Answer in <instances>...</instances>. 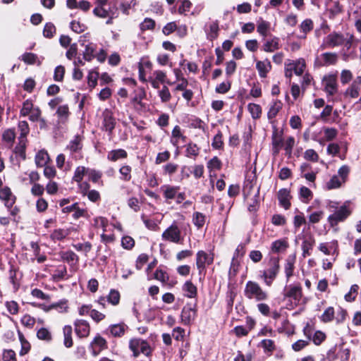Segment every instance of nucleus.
<instances>
[{"label": "nucleus", "instance_id": "393cba45", "mask_svg": "<svg viewBox=\"0 0 361 361\" xmlns=\"http://www.w3.org/2000/svg\"><path fill=\"white\" fill-rule=\"evenodd\" d=\"M286 66H291V68H293L295 74L297 75H301L305 68V61L303 59H299L295 61H293L289 63H286Z\"/></svg>", "mask_w": 361, "mask_h": 361}, {"label": "nucleus", "instance_id": "4d7b16f0", "mask_svg": "<svg viewBox=\"0 0 361 361\" xmlns=\"http://www.w3.org/2000/svg\"><path fill=\"white\" fill-rule=\"evenodd\" d=\"M300 27L304 34L303 37H305L306 34L313 29V22L311 19H305L301 23Z\"/></svg>", "mask_w": 361, "mask_h": 361}, {"label": "nucleus", "instance_id": "e2e57ef3", "mask_svg": "<svg viewBox=\"0 0 361 361\" xmlns=\"http://www.w3.org/2000/svg\"><path fill=\"white\" fill-rule=\"evenodd\" d=\"M136 4L135 0H126L120 5V8L124 14L128 15L129 10Z\"/></svg>", "mask_w": 361, "mask_h": 361}, {"label": "nucleus", "instance_id": "3c124183", "mask_svg": "<svg viewBox=\"0 0 361 361\" xmlns=\"http://www.w3.org/2000/svg\"><path fill=\"white\" fill-rule=\"evenodd\" d=\"M312 191L305 186H302L300 189V197L305 202H308L312 198Z\"/></svg>", "mask_w": 361, "mask_h": 361}, {"label": "nucleus", "instance_id": "de8ad7c7", "mask_svg": "<svg viewBox=\"0 0 361 361\" xmlns=\"http://www.w3.org/2000/svg\"><path fill=\"white\" fill-rule=\"evenodd\" d=\"M61 258L68 263H77L78 261V255L71 250L63 252Z\"/></svg>", "mask_w": 361, "mask_h": 361}, {"label": "nucleus", "instance_id": "cd10ccee", "mask_svg": "<svg viewBox=\"0 0 361 361\" xmlns=\"http://www.w3.org/2000/svg\"><path fill=\"white\" fill-rule=\"evenodd\" d=\"M200 147L193 142H190L185 146V156L195 159L200 154Z\"/></svg>", "mask_w": 361, "mask_h": 361}, {"label": "nucleus", "instance_id": "f8f14e48", "mask_svg": "<svg viewBox=\"0 0 361 361\" xmlns=\"http://www.w3.org/2000/svg\"><path fill=\"white\" fill-rule=\"evenodd\" d=\"M285 298H292L295 301L299 302L302 296V287L298 285H290L285 290L283 294Z\"/></svg>", "mask_w": 361, "mask_h": 361}, {"label": "nucleus", "instance_id": "ea45409f", "mask_svg": "<svg viewBox=\"0 0 361 361\" xmlns=\"http://www.w3.org/2000/svg\"><path fill=\"white\" fill-rule=\"evenodd\" d=\"M206 216L201 212H196L192 215V222L197 228H201L205 223Z\"/></svg>", "mask_w": 361, "mask_h": 361}, {"label": "nucleus", "instance_id": "f03ea898", "mask_svg": "<svg viewBox=\"0 0 361 361\" xmlns=\"http://www.w3.org/2000/svg\"><path fill=\"white\" fill-rule=\"evenodd\" d=\"M243 293L246 298L257 302L264 301L269 298L268 293L263 290L258 283L252 281L246 283Z\"/></svg>", "mask_w": 361, "mask_h": 361}, {"label": "nucleus", "instance_id": "0e129e2a", "mask_svg": "<svg viewBox=\"0 0 361 361\" xmlns=\"http://www.w3.org/2000/svg\"><path fill=\"white\" fill-rule=\"evenodd\" d=\"M155 26V21L152 18H146L142 23H140V27L142 31L153 30Z\"/></svg>", "mask_w": 361, "mask_h": 361}, {"label": "nucleus", "instance_id": "c85d7f7f", "mask_svg": "<svg viewBox=\"0 0 361 361\" xmlns=\"http://www.w3.org/2000/svg\"><path fill=\"white\" fill-rule=\"evenodd\" d=\"M283 104L280 100H274L272 102L267 113L269 119L276 117L279 111L282 109Z\"/></svg>", "mask_w": 361, "mask_h": 361}, {"label": "nucleus", "instance_id": "dca6fc26", "mask_svg": "<svg viewBox=\"0 0 361 361\" xmlns=\"http://www.w3.org/2000/svg\"><path fill=\"white\" fill-rule=\"evenodd\" d=\"M75 333L80 337L84 338L88 336L90 334V325L85 320H77L75 322Z\"/></svg>", "mask_w": 361, "mask_h": 361}, {"label": "nucleus", "instance_id": "4468645a", "mask_svg": "<svg viewBox=\"0 0 361 361\" xmlns=\"http://www.w3.org/2000/svg\"><path fill=\"white\" fill-rule=\"evenodd\" d=\"M257 32L262 37V40H264L267 37L271 35V23L260 18L257 21Z\"/></svg>", "mask_w": 361, "mask_h": 361}, {"label": "nucleus", "instance_id": "37998d69", "mask_svg": "<svg viewBox=\"0 0 361 361\" xmlns=\"http://www.w3.org/2000/svg\"><path fill=\"white\" fill-rule=\"evenodd\" d=\"M207 166L209 171L212 172L214 170H220L222 166V163L217 157H214L207 162Z\"/></svg>", "mask_w": 361, "mask_h": 361}, {"label": "nucleus", "instance_id": "c756f323", "mask_svg": "<svg viewBox=\"0 0 361 361\" xmlns=\"http://www.w3.org/2000/svg\"><path fill=\"white\" fill-rule=\"evenodd\" d=\"M183 290L185 293V296L188 298H193L197 295V288L190 281H187L184 283Z\"/></svg>", "mask_w": 361, "mask_h": 361}, {"label": "nucleus", "instance_id": "864d4df0", "mask_svg": "<svg viewBox=\"0 0 361 361\" xmlns=\"http://www.w3.org/2000/svg\"><path fill=\"white\" fill-rule=\"evenodd\" d=\"M359 290V286L357 284H354L350 287V289L348 293L345 295V300L348 302H353L355 300L357 292Z\"/></svg>", "mask_w": 361, "mask_h": 361}, {"label": "nucleus", "instance_id": "0eeeda50", "mask_svg": "<svg viewBox=\"0 0 361 361\" xmlns=\"http://www.w3.org/2000/svg\"><path fill=\"white\" fill-rule=\"evenodd\" d=\"M322 85L325 92L330 96L334 95L338 90L337 74L331 73L324 76Z\"/></svg>", "mask_w": 361, "mask_h": 361}, {"label": "nucleus", "instance_id": "423d86ee", "mask_svg": "<svg viewBox=\"0 0 361 361\" xmlns=\"http://www.w3.org/2000/svg\"><path fill=\"white\" fill-rule=\"evenodd\" d=\"M345 43V37L343 35L333 32L328 35L323 41L322 47L325 48H333L335 47L341 46Z\"/></svg>", "mask_w": 361, "mask_h": 361}, {"label": "nucleus", "instance_id": "603ef678", "mask_svg": "<svg viewBox=\"0 0 361 361\" xmlns=\"http://www.w3.org/2000/svg\"><path fill=\"white\" fill-rule=\"evenodd\" d=\"M107 301L113 305H116L120 301V293L118 290L111 289L107 296Z\"/></svg>", "mask_w": 361, "mask_h": 361}, {"label": "nucleus", "instance_id": "69168bd1", "mask_svg": "<svg viewBox=\"0 0 361 361\" xmlns=\"http://www.w3.org/2000/svg\"><path fill=\"white\" fill-rule=\"evenodd\" d=\"M65 74V68L63 66L56 67L54 73V80L56 82H61L63 80Z\"/></svg>", "mask_w": 361, "mask_h": 361}, {"label": "nucleus", "instance_id": "72a5a7b5", "mask_svg": "<svg viewBox=\"0 0 361 361\" xmlns=\"http://www.w3.org/2000/svg\"><path fill=\"white\" fill-rule=\"evenodd\" d=\"M109 329L113 336L121 337L125 334L126 326L123 324H112Z\"/></svg>", "mask_w": 361, "mask_h": 361}, {"label": "nucleus", "instance_id": "1a4fd4ad", "mask_svg": "<svg viewBox=\"0 0 361 361\" xmlns=\"http://www.w3.org/2000/svg\"><path fill=\"white\" fill-rule=\"evenodd\" d=\"M256 190H258V195H259V187L257 185V178L255 176H247L243 185L244 197L248 198L250 196H254L255 191Z\"/></svg>", "mask_w": 361, "mask_h": 361}, {"label": "nucleus", "instance_id": "f3484780", "mask_svg": "<svg viewBox=\"0 0 361 361\" xmlns=\"http://www.w3.org/2000/svg\"><path fill=\"white\" fill-rule=\"evenodd\" d=\"M262 45V50L265 52H274L279 49V38L276 36L271 35V38L264 39Z\"/></svg>", "mask_w": 361, "mask_h": 361}, {"label": "nucleus", "instance_id": "39448f33", "mask_svg": "<svg viewBox=\"0 0 361 361\" xmlns=\"http://www.w3.org/2000/svg\"><path fill=\"white\" fill-rule=\"evenodd\" d=\"M162 240L173 243H180L183 240L181 231L176 222L168 227L161 235Z\"/></svg>", "mask_w": 361, "mask_h": 361}, {"label": "nucleus", "instance_id": "09e8293b", "mask_svg": "<svg viewBox=\"0 0 361 361\" xmlns=\"http://www.w3.org/2000/svg\"><path fill=\"white\" fill-rule=\"evenodd\" d=\"M343 183L338 175H335L326 183V187L329 190L335 189L339 188Z\"/></svg>", "mask_w": 361, "mask_h": 361}, {"label": "nucleus", "instance_id": "49530a36", "mask_svg": "<svg viewBox=\"0 0 361 361\" xmlns=\"http://www.w3.org/2000/svg\"><path fill=\"white\" fill-rule=\"evenodd\" d=\"M19 340L21 343V350L20 352V355H23L29 352L30 350V343L25 338L23 334L18 331Z\"/></svg>", "mask_w": 361, "mask_h": 361}, {"label": "nucleus", "instance_id": "aec40b11", "mask_svg": "<svg viewBox=\"0 0 361 361\" xmlns=\"http://www.w3.org/2000/svg\"><path fill=\"white\" fill-rule=\"evenodd\" d=\"M82 45L85 46V49L82 51L83 59L86 61H91L95 57L97 44L88 42L87 44L82 43Z\"/></svg>", "mask_w": 361, "mask_h": 361}, {"label": "nucleus", "instance_id": "9b49d317", "mask_svg": "<svg viewBox=\"0 0 361 361\" xmlns=\"http://www.w3.org/2000/svg\"><path fill=\"white\" fill-rule=\"evenodd\" d=\"M107 347L106 341L99 335L95 336L90 343L92 354L94 357L97 356L103 350L106 349Z\"/></svg>", "mask_w": 361, "mask_h": 361}, {"label": "nucleus", "instance_id": "9d476101", "mask_svg": "<svg viewBox=\"0 0 361 361\" xmlns=\"http://www.w3.org/2000/svg\"><path fill=\"white\" fill-rule=\"evenodd\" d=\"M196 305L191 307L186 305L181 312V321L184 325H190L195 320L197 315Z\"/></svg>", "mask_w": 361, "mask_h": 361}, {"label": "nucleus", "instance_id": "a878e982", "mask_svg": "<svg viewBox=\"0 0 361 361\" xmlns=\"http://www.w3.org/2000/svg\"><path fill=\"white\" fill-rule=\"evenodd\" d=\"M161 190H162L164 196L166 200H173L175 198L179 190V187L164 185L161 186Z\"/></svg>", "mask_w": 361, "mask_h": 361}, {"label": "nucleus", "instance_id": "774afa93", "mask_svg": "<svg viewBox=\"0 0 361 361\" xmlns=\"http://www.w3.org/2000/svg\"><path fill=\"white\" fill-rule=\"evenodd\" d=\"M295 145V139L293 137H288L285 142H284V149L286 151V154L288 156H290L292 154V149Z\"/></svg>", "mask_w": 361, "mask_h": 361}, {"label": "nucleus", "instance_id": "4c0bfd02", "mask_svg": "<svg viewBox=\"0 0 361 361\" xmlns=\"http://www.w3.org/2000/svg\"><path fill=\"white\" fill-rule=\"evenodd\" d=\"M63 336L64 341L63 343L66 348H71L73 346L72 339V327L69 325H66L63 328Z\"/></svg>", "mask_w": 361, "mask_h": 361}, {"label": "nucleus", "instance_id": "7ed1b4c3", "mask_svg": "<svg viewBox=\"0 0 361 361\" xmlns=\"http://www.w3.org/2000/svg\"><path fill=\"white\" fill-rule=\"evenodd\" d=\"M129 348L133 353L134 357H137L140 353L149 356L152 348L147 341L141 338H133L129 342Z\"/></svg>", "mask_w": 361, "mask_h": 361}, {"label": "nucleus", "instance_id": "5701e85b", "mask_svg": "<svg viewBox=\"0 0 361 361\" xmlns=\"http://www.w3.org/2000/svg\"><path fill=\"white\" fill-rule=\"evenodd\" d=\"M322 62L321 65L323 66H328L335 65L338 61V55L333 52H325L321 55Z\"/></svg>", "mask_w": 361, "mask_h": 361}, {"label": "nucleus", "instance_id": "6e6552de", "mask_svg": "<svg viewBox=\"0 0 361 361\" xmlns=\"http://www.w3.org/2000/svg\"><path fill=\"white\" fill-rule=\"evenodd\" d=\"M102 130L111 135L116 126V118L114 116L112 111L110 109H106L102 112Z\"/></svg>", "mask_w": 361, "mask_h": 361}, {"label": "nucleus", "instance_id": "13d9d810", "mask_svg": "<svg viewBox=\"0 0 361 361\" xmlns=\"http://www.w3.org/2000/svg\"><path fill=\"white\" fill-rule=\"evenodd\" d=\"M171 143L178 147L179 137L182 136L181 129L179 126H176L172 130Z\"/></svg>", "mask_w": 361, "mask_h": 361}, {"label": "nucleus", "instance_id": "6ab92c4d", "mask_svg": "<svg viewBox=\"0 0 361 361\" xmlns=\"http://www.w3.org/2000/svg\"><path fill=\"white\" fill-rule=\"evenodd\" d=\"M361 84V76L357 77L351 85L345 90V96L351 98H357L359 95L360 85Z\"/></svg>", "mask_w": 361, "mask_h": 361}, {"label": "nucleus", "instance_id": "6e6d98bb", "mask_svg": "<svg viewBox=\"0 0 361 361\" xmlns=\"http://www.w3.org/2000/svg\"><path fill=\"white\" fill-rule=\"evenodd\" d=\"M56 32V27L51 23H47L45 24L43 30V35L47 38L53 37Z\"/></svg>", "mask_w": 361, "mask_h": 361}, {"label": "nucleus", "instance_id": "f704fd0d", "mask_svg": "<svg viewBox=\"0 0 361 361\" xmlns=\"http://www.w3.org/2000/svg\"><path fill=\"white\" fill-rule=\"evenodd\" d=\"M219 23L217 20L212 22L209 26V29L206 30L207 38L210 40H213L216 39L218 36L219 33Z\"/></svg>", "mask_w": 361, "mask_h": 361}, {"label": "nucleus", "instance_id": "79ce46f5", "mask_svg": "<svg viewBox=\"0 0 361 361\" xmlns=\"http://www.w3.org/2000/svg\"><path fill=\"white\" fill-rule=\"evenodd\" d=\"M66 274H67V269H66V266L61 265V266L58 267L57 269L54 271V272L52 275V277L55 281H59L63 280L65 278V276H66Z\"/></svg>", "mask_w": 361, "mask_h": 361}, {"label": "nucleus", "instance_id": "338daca9", "mask_svg": "<svg viewBox=\"0 0 361 361\" xmlns=\"http://www.w3.org/2000/svg\"><path fill=\"white\" fill-rule=\"evenodd\" d=\"M304 158L307 161L317 162L319 159V155L314 149H309L305 152Z\"/></svg>", "mask_w": 361, "mask_h": 361}, {"label": "nucleus", "instance_id": "052dcab7", "mask_svg": "<svg viewBox=\"0 0 361 361\" xmlns=\"http://www.w3.org/2000/svg\"><path fill=\"white\" fill-rule=\"evenodd\" d=\"M154 278L163 283H166L169 279L167 273L162 269H157L154 274Z\"/></svg>", "mask_w": 361, "mask_h": 361}, {"label": "nucleus", "instance_id": "f257e3e1", "mask_svg": "<svg viewBox=\"0 0 361 361\" xmlns=\"http://www.w3.org/2000/svg\"><path fill=\"white\" fill-rule=\"evenodd\" d=\"M280 259L279 257L271 256L269 257L267 267L260 271V278L267 286H271L274 281L276 279L280 271Z\"/></svg>", "mask_w": 361, "mask_h": 361}, {"label": "nucleus", "instance_id": "8fccbe9b", "mask_svg": "<svg viewBox=\"0 0 361 361\" xmlns=\"http://www.w3.org/2000/svg\"><path fill=\"white\" fill-rule=\"evenodd\" d=\"M87 169H86L85 166L77 167L74 172L73 180L77 183H80L85 174H87Z\"/></svg>", "mask_w": 361, "mask_h": 361}, {"label": "nucleus", "instance_id": "bb28decb", "mask_svg": "<svg viewBox=\"0 0 361 361\" xmlns=\"http://www.w3.org/2000/svg\"><path fill=\"white\" fill-rule=\"evenodd\" d=\"M259 197L258 190L255 191L254 196H250L248 198H245L247 201V209L250 212H255L259 207Z\"/></svg>", "mask_w": 361, "mask_h": 361}, {"label": "nucleus", "instance_id": "5fc2aeb1", "mask_svg": "<svg viewBox=\"0 0 361 361\" xmlns=\"http://www.w3.org/2000/svg\"><path fill=\"white\" fill-rule=\"evenodd\" d=\"M18 129L20 131V139H25L30 132L29 125L27 121H22L18 123Z\"/></svg>", "mask_w": 361, "mask_h": 361}, {"label": "nucleus", "instance_id": "2eb2a0df", "mask_svg": "<svg viewBox=\"0 0 361 361\" xmlns=\"http://www.w3.org/2000/svg\"><path fill=\"white\" fill-rule=\"evenodd\" d=\"M0 200L4 202L6 207L11 208L15 203L16 197L12 194L8 187H4L0 190Z\"/></svg>", "mask_w": 361, "mask_h": 361}, {"label": "nucleus", "instance_id": "7c9ffc66", "mask_svg": "<svg viewBox=\"0 0 361 361\" xmlns=\"http://www.w3.org/2000/svg\"><path fill=\"white\" fill-rule=\"evenodd\" d=\"M288 247V242L286 240L280 239L272 243L271 249L273 252L279 253L285 251Z\"/></svg>", "mask_w": 361, "mask_h": 361}, {"label": "nucleus", "instance_id": "a19ab883", "mask_svg": "<svg viewBox=\"0 0 361 361\" xmlns=\"http://www.w3.org/2000/svg\"><path fill=\"white\" fill-rule=\"evenodd\" d=\"M35 106L32 102L30 99H27L23 103V106L20 111V116H28L32 110L34 109Z\"/></svg>", "mask_w": 361, "mask_h": 361}, {"label": "nucleus", "instance_id": "58836bf2", "mask_svg": "<svg viewBox=\"0 0 361 361\" xmlns=\"http://www.w3.org/2000/svg\"><path fill=\"white\" fill-rule=\"evenodd\" d=\"M295 257H288L286 259L284 271L287 279H288L293 274L294 271Z\"/></svg>", "mask_w": 361, "mask_h": 361}, {"label": "nucleus", "instance_id": "680f3d73", "mask_svg": "<svg viewBox=\"0 0 361 361\" xmlns=\"http://www.w3.org/2000/svg\"><path fill=\"white\" fill-rule=\"evenodd\" d=\"M334 317V310L332 307H328L321 317V319L324 322H329L333 320Z\"/></svg>", "mask_w": 361, "mask_h": 361}, {"label": "nucleus", "instance_id": "4be33fe9", "mask_svg": "<svg viewBox=\"0 0 361 361\" xmlns=\"http://www.w3.org/2000/svg\"><path fill=\"white\" fill-rule=\"evenodd\" d=\"M19 59L28 65L37 64V66H40L42 63V61L39 59L37 55L31 52H26L20 56Z\"/></svg>", "mask_w": 361, "mask_h": 361}, {"label": "nucleus", "instance_id": "b1692460", "mask_svg": "<svg viewBox=\"0 0 361 361\" xmlns=\"http://www.w3.org/2000/svg\"><path fill=\"white\" fill-rule=\"evenodd\" d=\"M128 153L125 149H118L109 152L107 154V159L111 161H116L119 159H126Z\"/></svg>", "mask_w": 361, "mask_h": 361}, {"label": "nucleus", "instance_id": "c03bdc74", "mask_svg": "<svg viewBox=\"0 0 361 361\" xmlns=\"http://www.w3.org/2000/svg\"><path fill=\"white\" fill-rule=\"evenodd\" d=\"M247 109L254 119L260 117L262 114V109L259 104L252 103L249 104L247 105Z\"/></svg>", "mask_w": 361, "mask_h": 361}, {"label": "nucleus", "instance_id": "e433bc0d", "mask_svg": "<svg viewBox=\"0 0 361 361\" xmlns=\"http://www.w3.org/2000/svg\"><path fill=\"white\" fill-rule=\"evenodd\" d=\"M69 234V232L66 229L58 228L53 231V232L50 235V238L51 240H62L66 238Z\"/></svg>", "mask_w": 361, "mask_h": 361}, {"label": "nucleus", "instance_id": "412c9836", "mask_svg": "<svg viewBox=\"0 0 361 361\" xmlns=\"http://www.w3.org/2000/svg\"><path fill=\"white\" fill-rule=\"evenodd\" d=\"M256 68L258 71L259 76L264 78L271 69V62L267 59L264 61H259L256 63Z\"/></svg>", "mask_w": 361, "mask_h": 361}, {"label": "nucleus", "instance_id": "2f4dec72", "mask_svg": "<svg viewBox=\"0 0 361 361\" xmlns=\"http://www.w3.org/2000/svg\"><path fill=\"white\" fill-rule=\"evenodd\" d=\"M314 245V240L312 237L305 238L302 241V250L303 257H306L310 255V250H312Z\"/></svg>", "mask_w": 361, "mask_h": 361}, {"label": "nucleus", "instance_id": "a18cd8bd", "mask_svg": "<svg viewBox=\"0 0 361 361\" xmlns=\"http://www.w3.org/2000/svg\"><path fill=\"white\" fill-rule=\"evenodd\" d=\"M272 145H273V152L274 154H279L281 150L282 146L283 145V139L281 136H278L274 135L272 137Z\"/></svg>", "mask_w": 361, "mask_h": 361}, {"label": "nucleus", "instance_id": "ddd939ff", "mask_svg": "<svg viewBox=\"0 0 361 361\" xmlns=\"http://www.w3.org/2000/svg\"><path fill=\"white\" fill-rule=\"evenodd\" d=\"M213 262V257H210L204 251L200 250L197 253L196 264L200 272L205 268L206 264Z\"/></svg>", "mask_w": 361, "mask_h": 361}, {"label": "nucleus", "instance_id": "20e7f679", "mask_svg": "<svg viewBox=\"0 0 361 361\" xmlns=\"http://www.w3.org/2000/svg\"><path fill=\"white\" fill-rule=\"evenodd\" d=\"M351 214V209L348 205L344 204L340 207H336L334 212L329 215L328 221L331 226H336L339 222L345 221Z\"/></svg>", "mask_w": 361, "mask_h": 361}, {"label": "nucleus", "instance_id": "473e14b6", "mask_svg": "<svg viewBox=\"0 0 361 361\" xmlns=\"http://www.w3.org/2000/svg\"><path fill=\"white\" fill-rule=\"evenodd\" d=\"M67 148L71 152H77L80 151L82 148V138L79 135L75 136L73 140L69 142Z\"/></svg>", "mask_w": 361, "mask_h": 361}, {"label": "nucleus", "instance_id": "c9c22d12", "mask_svg": "<svg viewBox=\"0 0 361 361\" xmlns=\"http://www.w3.org/2000/svg\"><path fill=\"white\" fill-rule=\"evenodd\" d=\"M35 164L37 167L44 166L49 160V155L44 150H40L35 156Z\"/></svg>", "mask_w": 361, "mask_h": 361}, {"label": "nucleus", "instance_id": "a211bd4d", "mask_svg": "<svg viewBox=\"0 0 361 361\" xmlns=\"http://www.w3.org/2000/svg\"><path fill=\"white\" fill-rule=\"evenodd\" d=\"M278 199L280 205L285 209H288L290 207V191L286 188H282L278 192Z\"/></svg>", "mask_w": 361, "mask_h": 361}, {"label": "nucleus", "instance_id": "bf43d9fd", "mask_svg": "<svg viewBox=\"0 0 361 361\" xmlns=\"http://www.w3.org/2000/svg\"><path fill=\"white\" fill-rule=\"evenodd\" d=\"M37 336L40 340L50 341L51 340V334L46 328H41L37 332Z\"/></svg>", "mask_w": 361, "mask_h": 361}]
</instances>
